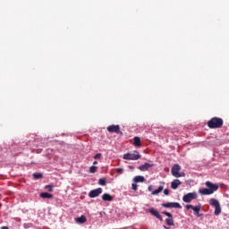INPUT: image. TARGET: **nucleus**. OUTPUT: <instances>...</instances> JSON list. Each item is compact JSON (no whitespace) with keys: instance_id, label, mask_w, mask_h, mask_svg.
Listing matches in <instances>:
<instances>
[{"instance_id":"f257e3e1","label":"nucleus","mask_w":229,"mask_h":229,"mask_svg":"<svg viewBox=\"0 0 229 229\" xmlns=\"http://www.w3.org/2000/svg\"><path fill=\"white\" fill-rule=\"evenodd\" d=\"M223 118L219 117H213L208 122V126L211 130H214L216 128H222L223 127Z\"/></svg>"},{"instance_id":"f03ea898","label":"nucleus","mask_w":229,"mask_h":229,"mask_svg":"<svg viewBox=\"0 0 229 229\" xmlns=\"http://www.w3.org/2000/svg\"><path fill=\"white\" fill-rule=\"evenodd\" d=\"M182 166H180V165H174L172 167L171 173L174 176V178H182L183 176H185V173L181 172Z\"/></svg>"},{"instance_id":"7ed1b4c3","label":"nucleus","mask_w":229,"mask_h":229,"mask_svg":"<svg viewBox=\"0 0 229 229\" xmlns=\"http://www.w3.org/2000/svg\"><path fill=\"white\" fill-rule=\"evenodd\" d=\"M185 208L187 210H191H191H193L194 215L197 216V217H201L202 216L201 214H199V212H201V204H198L197 206H192L189 204L185 206Z\"/></svg>"},{"instance_id":"20e7f679","label":"nucleus","mask_w":229,"mask_h":229,"mask_svg":"<svg viewBox=\"0 0 229 229\" xmlns=\"http://www.w3.org/2000/svg\"><path fill=\"white\" fill-rule=\"evenodd\" d=\"M193 199H198V193L195 191L187 193L182 197V201H184V203H191Z\"/></svg>"},{"instance_id":"39448f33","label":"nucleus","mask_w":229,"mask_h":229,"mask_svg":"<svg viewBox=\"0 0 229 229\" xmlns=\"http://www.w3.org/2000/svg\"><path fill=\"white\" fill-rule=\"evenodd\" d=\"M140 153L134 151L133 153H127L123 155V160H139Z\"/></svg>"},{"instance_id":"423d86ee","label":"nucleus","mask_w":229,"mask_h":229,"mask_svg":"<svg viewBox=\"0 0 229 229\" xmlns=\"http://www.w3.org/2000/svg\"><path fill=\"white\" fill-rule=\"evenodd\" d=\"M210 205L215 207V216H219V214H221V205L219 204V201L216 199H211Z\"/></svg>"},{"instance_id":"0eeeda50","label":"nucleus","mask_w":229,"mask_h":229,"mask_svg":"<svg viewBox=\"0 0 229 229\" xmlns=\"http://www.w3.org/2000/svg\"><path fill=\"white\" fill-rule=\"evenodd\" d=\"M107 131L110 133H120L123 135V131H121V127L119 125H109L107 127Z\"/></svg>"},{"instance_id":"6e6552de","label":"nucleus","mask_w":229,"mask_h":229,"mask_svg":"<svg viewBox=\"0 0 229 229\" xmlns=\"http://www.w3.org/2000/svg\"><path fill=\"white\" fill-rule=\"evenodd\" d=\"M162 207L165 208H182V205L178 202H167L162 204Z\"/></svg>"},{"instance_id":"1a4fd4ad","label":"nucleus","mask_w":229,"mask_h":229,"mask_svg":"<svg viewBox=\"0 0 229 229\" xmlns=\"http://www.w3.org/2000/svg\"><path fill=\"white\" fill-rule=\"evenodd\" d=\"M99 194H103V188H98V189L90 191L89 193V198H98V196H99Z\"/></svg>"},{"instance_id":"9d476101","label":"nucleus","mask_w":229,"mask_h":229,"mask_svg":"<svg viewBox=\"0 0 229 229\" xmlns=\"http://www.w3.org/2000/svg\"><path fill=\"white\" fill-rule=\"evenodd\" d=\"M206 187H208V189L212 191V194L213 192H216V191H218L219 189V186L217 184H214L208 181L206 182Z\"/></svg>"},{"instance_id":"9b49d317","label":"nucleus","mask_w":229,"mask_h":229,"mask_svg":"<svg viewBox=\"0 0 229 229\" xmlns=\"http://www.w3.org/2000/svg\"><path fill=\"white\" fill-rule=\"evenodd\" d=\"M148 212H149V214H151L152 216L157 217V219H159V221H164V219L162 218V216L160 215V213H158V211L157 209L149 208Z\"/></svg>"},{"instance_id":"f8f14e48","label":"nucleus","mask_w":229,"mask_h":229,"mask_svg":"<svg viewBox=\"0 0 229 229\" xmlns=\"http://www.w3.org/2000/svg\"><path fill=\"white\" fill-rule=\"evenodd\" d=\"M180 185H182V182L180 179H174L172 182H171V188L174 191H176V189H178V187H180Z\"/></svg>"},{"instance_id":"ddd939ff","label":"nucleus","mask_w":229,"mask_h":229,"mask_svg":"<svg viewBox=\"0 0 229 229\" xmlns=\"http://www.w3.org/2000/svg\"><path fill=\"white\" fill-rule=\"evenodd\" d=\"M199 193H200L201 196H210V194H212V191L208 188H202L199 190Z\"/></svg>"},{"instance_id":"4468645a","label":"nucleus","mask_w":229,"mask_h":229,"mask_svg":"<svg viewBox=\"0 0 229 229\" xmlns=\"http://www.w3.org/2000/svg\"><path fill=\"white\" fill-rule=\"evenodd\" d=\"M150 167H153V164L145 163L144 165H141L139 166L140 171H148Z\"/></svg>"},{"instance_id":"2eb2a0df","label":"nucleus","mask_w":229,"mask_h":229,"mask_svg":"<svg viewBox=\"0 0 229 229\" xmlns=\"http://www.w3.org/2000/svg\"><path fill=\"white\" fill-rule=\"evenodd\" d=\"M103 201H114V197L108 193H104L102 195Z\"/></svg>"},{"instance_id":"dca6fc26","label":"nucleus","mask_w":229,"mask_h":229,"mask_svg":"<svg viewBox=\"0 0 229 229\" xmlns=\"http://www.w3.org/2000/svg\"><path fill=\"white\" fill-rule=\"evenodd\" d=\"M76 223H79V225H83V223H87V216H81L80 217L75 218Z\"/></svg>"},{"instance_id":"f3484780","label":"nucleus","mask_w":229,"mask_h":229,"mask_svg":"<svg viewBox=\"0 0 229 229\" xmlns=\"http://www.w3.org/2000/svg\"><path fill=\"white\" fill-rule=\"evenodd\" d=\"M133 146L136 148H140L142 146V143L140 142V137H134L133 139Z\"/></svg>"},{"instance_id":"a211bd4d","label":"nucleus","mask_w":229,"mask_h":229,"mask_svg":"<svg viewBox=\"0 0 229 229\" xmlns=\"http://www.w3.org/2000/svg\"><path fill=\"white\" fill-rule=\"evenodd\" d=\"M39 197L43 199H51L53 198V194L47 193V192H41L39 194Z\"/></svg>"},{"instance_id":"6ab92c4d","label":"nucleus","mask_w":229,"mask_h":229,"mask_svg":"<svg viewBox=\"0 0 229 229\" xmlns=\"http://www.w3.org/2000/svg\"><path fill=\"white\" fill-rule=\"evenodd\" d=\"M145 180L146 179L144 178V176H141V175H137L134 177L135 183H142L145 182Z\"/></svg>"},{"instance_id":"aec40b11","label":"nucleus","mask_w":229,"mask_h":229,"mask_svg":"<svg viewBox=\"0 0 229 229\" xmlns=\"http://www.w3.org/2000/svg\"><path fill=\"white\" fill-rule=\"evenodd\" d=\"M164 191V186H159L158 189L152 191V196H157V194H160Z\"/></svg>"},{"instance_id":"412c9836","label":"nucleus","mask_w":229,"mask_h":229,"mask_svg":"<svg viewBox=\"0 0 229 229\" xmlns=\"http://www.w3.org/2000/svg\"><path fill=\"white\" fill-rule=\"evenodd\" d=\"M165 224L167 226H174V220H173V218H166Z\"/></svg>"},{"instance_id":"4be33fe9","label":"nucleus","mask_w":229,"mask_h":229,"mask_svg":"<svg viewBox=\"0 0 229 229\" xmlns=\"http://www.w3.org/2000/svg\"><path fill=\"white\" fill-rule=\"evenodd\" d=\"M32 176H33V178L35 179V180H40V178H42V176H44L42 174H40V173H34L33 174H32Z\"/></svg>"},{"instance_id":"5701e85b","label":"nucleus","mask_w":229,"mask_h":229,"mask_svg":"<svg viewBox=\"0 0 229 229\" xmlns=\"http://www.w3.org/2000/svg\"><path fill=\"white\" fill-rule=\"evenodd\" d=\"M99 185L105 186L106 185V179L105 178H100L98 181Z\"/></svg>"},{"instance_id":"b1692460","label":"nucleus","mask_w":229,"mask_h":229,"mask_svg":"<svg viewBox=\"0 0 229 229\" xmlns=\"http://www.w3.org/2000/svg\"><path fill=\"white\" fill-rule=\"evenodd\" d=\"M97 169H98L97 166L92 165V166L89 167V173L91 174H94V173H96Z\"/></svg>"},{"instance_id":"393cba45","label":"nucleus","mask_w":229,"mask_h":229,"mask_svg":"<svg viewBox=\"0 0 229 229\" xmlns=\"http://www.w3.org/2000/svg\"><path fill=\"white\" fill-rule=\"evenodd\" d=\"M162 214H164V216H166V217L173 218V214H171L169 212L164 211V212H162Z\"/></svg>"},{"instance_id":"a878e982","label":"nucleus","mask_w":229,"mask_h":229,"mask_svg":"<svg viewBox=\"0 0 229 229\" xmlns=\"http://www.w3.org/2000/svg\"><path fill=\"white\" fill-rule=\"evenodd\" d=\"M102 157H103V155L101 153H98L97 155L94 156V159L99 160V158H101Z\"/></svg>"},{"instance_id":"bb28decb","label":"nucleus","mask_w":229,"mask_h":229,"mask_svg":"<svg viewBox=\"0 0 229 229\" xmlns=\"http://www.w3.org/2000/svg\"><path fill=\"white\" fill-rule=\"evenodd\" d=\"M123 168H116V173H118V174H123Z\"/></svg>"},{"instance_id":"cd10ccee","label":"nucleus","mask_w":229,"mask_h":229,"mask_svg":"<svg viewBox=\"0 0 229 229\" xmlns=\"http://www.w3.org/2000/svg\"><path fill=\"white\" fill-rule=\"evenodd\" d=\"M45 188L48 189L49 192H53V186L52 185H47Z\"/></svg>"},{"instance_id":"c85d7f7f","label":"nucleus","mask_w":229,"mask_h":229,"mask_svg":"<svg viewBox=\"0 0 229 229\" xmlns=\"http://www.w3.org/2000/svg\"><path fill=\"white\" fill-rule=\"evenodd\" d=\"M131 189H132V191H137V189H138L137 183H132Z\"/></svg>"},{"instance_id":"c756f323","label":"nucleus","mask_w":229,"mask_h":229,"mask_svg":"<svg viewBox=\"0 0 229 229\" xmlns=\"http://www.w3.org/2000/svg\"><path fill=\"white\" fill-rule=\"evenodd\" d=\"M164 194H165V196H169V190L165 189L164 190Z\"/></svg>"},{"instance_id":"7c9ffc66","label":"nucleus","mask_w":229,"mask_h":229,"mask_svg":"<svg viewBox=\"0 0 229 229\" xmlns=\"http://www.w3.org/2000/svg\"><path fill=\"white\" fill-rule=\"evenodd\" d=\"M148 190L149 191V192L153 191V185H149L148 187Z\"/></svg>"},{"instance_id":"2f4dec72","label":"nucleus","mask_w":229,"mask_h":229,"mask_svg":"<svg viewBox=\"0 0 229 229\" xmlns=\"http://www.w3.org/2000/svg\"><path fill=\"white\" fill-rule=\"evenodd\" d=\"M1 229H10L8 226H2Z\"/></svg>"},{"instance_id":"473e14b6","label":"nucleus","mask_w":229,"mask_h":229,"mask_svg":"<svg viewBox=\"0 0 229 229\" xmlns=\"http://www.w3.org/2000/svg\"><path fill=\"white\" fill-rule=\"evenodd\" d=\"M98 165V161L93 162V165Z\"/></svg>"},{"instance_id":"72a5a7b5","label":"nucleus","mask_w":229,"mask_h":229,"mask_svg":"<svg viewBox=\"0 0 229 229\" xmlns=\"http://www.w3.org/2000/svg\"><path fill=\"white\" fill-rule=\"evenodd\" d=\"M164 228H165V229H169V228H167L166 226H164Z\"/></svg>"}]
</instances>
